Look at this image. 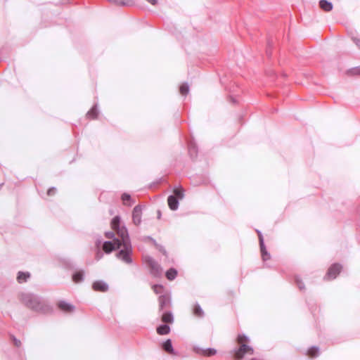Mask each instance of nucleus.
Returning a JSON list of instances; mask_svg holds the SVG:
<instances>
[{"label": "nucleus", "instance_id": "obj_29", "mask_svg": "<svg viewBox=\"0 0 360 360\" xmlns=\"http://www.w3.org/2000/svg\"><path fill=\"white\" fill-rule=\"evenodd\" d=\"M122 200H123L124 203L125 205H131L130 203H127L128 201H129L131 200V196L130 195L127 194V193H124L122 194Z\"/></svg>", "mask_w": 360, "mask_h": 360}, {"label": "nucleus", "instance_id": "obj_3", "mask_svg": "<svg viewBox=\"0 0 360 360\" xmlns=\"http://www.w3.org/2000/svg\"><path fill=\"white\" fill-rule=\"evenodd\" d=\"M237 340L240 345V347L236 352L235 356L238 360L242 359L245 355L253 354V348L246 344L250 341V339L248 336L243 334H240L238 336Z\"/></svg>", "mask_w": 360, "mask_h": 360}, {"label": "nucleus", "instance_id": "obj_10", "mask_svg": "<svg viewBox=\"0 0 360 360\" xmlns=\"http://www.w3.org/2000/svg\"><path fill=\"white\" fill-rule=\"evenodd\" d=\"M93 288L96 291L106 292L108 285L103 281H96L93 283Z\"/></svg>", "mask_w": 360, "mask_h": 360}, {"label": "nucleus", "instance_id": "obj_30", "mask_svg": "<svg viewBox=\"0 0 360 360\" xmlns=\"http://www.w3.org/2000/svg\"><path fill=\"white\" fill-rule=\"evenodd\" d=\"M295 281H296L297 285L298 288H300V290H302L304 289V283L302 281V280L300 279V278L296 277Z\"/></svg>", "mask_w": 360, "mask_h": 360}, {"label": "nucleus", "instance_id": "obj_28", "mask_svg": "<svg viewBox=\"0 0 360 360\" xmlns=\"http://www.w3.org/2000/svg\"><path fill=\"white\" fill-rule=\"evenodd\" d=\"M216 353H217V350L214 349H212V348H209V349H207L206 350H203L202 351V354L205 356H213Z\"/></svg>", "mask_w": 360, "mask_h": 360}, {"label": "nucleus", "instance_id": "obj_11", "mask_svg": "<svg viewBox=\"0 0 360 360\" xmlns=\"http://www.w3.org/2000/svg\"><path fill=\"white\" fill-rule=\"evenodd\" d=\"M112 228L117 231L118 237H120V231L122 229H126L125 226H120V217L115 216L111 221Z\"/></svg>", "mask_w": 360, "mask_h": 360}, {"label": "nucleus", "instance_id": "obj_6", "mask_svg": "<svg viewBox=\"0 0 360 360\" xmlns=\"http://www.w3.org/2000/svg\"><path fill=\"white\" fill-rule=\"evenodd\" d=\"M342 269V266L339 264H333L328 269L325 278L334 279L337 277Z\"/></svg>", "mask_w": 360, "mask_h": 360}, {"label": "nucleus", "instance_id": "obj_32", "mask_svg": "<svg viewBox=\"0 0 360 360\" xmlns=\"http://www.w3.org/2000/svg\"><path fill=\"white\" fill-rule=\"evenodd\" d=\"M56 189L54 187L49 188L47 192L48 195H53L56 193Z\"/></svg>", "mask_w": 360, "mask_h": 360}, {"label": "nucleus", "instance_id": "obj_9", "mask_svg": "<svg viewBox=\"0 0 360 360\" xmlns=\"http://www.w3.org/2000/svg\"><path fill=\"white\" fill-rule=\"evenodd\" d=\"M142 217V207L140 205H136L132 212V219L135 225H139L141 222Z\"/></svg>", "mask_w": 360, "mask_h": 360}, {"label": "nucleus", "instance_id": "obj_34", "mask_svg": "<svg viewBox=\"0 0 360 360\" xmlns=\"http://www.w3.org/2000/svg\"><path fill=\"white\" fill-rule=\"evenodd\" d=\"M102 256H103V253H102L101 252H98L96 254V259H97V260H99V259H101V258L102 257Z\"/></svg>", "mask_w": 360, "mask_h": 360}, {"label": "nucleus", "instance_id": "obj_26", "mask_svg": "<svg viewBox=\"0 0 360 360\" xmlns=\"http://www.w3.org/2000/svg\"><path fill=\"white\" fill-rule=\"evenodd\" d=\"M153 289L155 294L163 295L164 287L162 285H154Z\"/></svg>", "mask_w": 360, "mask_h": 360}, {"label": "nucleus", "instance_id": "obj_16", "mask_svg": "<svg viewBox=\"0 0 360 360\" xmlns=\"http://www.w3.org/2000/svg\"><path fill=\"white\" fill-rule=\"evenodd\" d=\"M84 278V272L83 271H77L72 275V281L76 283L83 281Z\"/></svg>", "mask_w": 360, "mask_h": 360}, {"label": "nucleus", "instance_id": "obj_15", "mask_svg": "<svg viewBox=\"0 0 360 360\" xmlns=\"http://www.w3.org/2000/svg\"><path fill=\"white\" fill-rule=\"evenodd\" d=\"M162 348L165 352H167L169 354H174L175 353L172 347V340L170 339H168L163 342Z\"/></svg>", "mask_w": 360, "mask_h": 360}, {"label": "nucleus", "instance_id": "obj_35", "mask_svg": "<svg viewBox=\"0 0 360 360\" xmlns=\"http://www.w3.org/2000/svg\"><path fill=\"white\" fill-rule=\"evenodd\" d=\"M14 343L15 346L19 347L20 345V341L17 340L16 338H13Z\"/></svg>", "mask_w": 360, "mask_h": 360}, {"label": "nucleus", "instance_id": "obj_38", "mask_svg": "<svg viewBox=\"0 0 360 360\" xmlns=\"http://www.w3.org/2000/svg\"><path fill=\"white\" fill-rule=\"evenodd\" d=\"M158 218H160V216H161V213H160V211H158Z\"/></svg>", "mask_w": 360, "mask_h": 360}, {"label": "nucleus", "instance_id": "obj_4", "mask_svg": "<svg viewBox=\"0 0 360 360\" xmlns=\"http://www.w3.org/2000/svg\"><path fill=\"white\" fill-rule=\"evenodd\" d=\"M146 264L150 269V274L155 277L160 276L162 274V268L160 265L150 256H146L144 258Z\"/></svg>", "mask_w": 360, "mask_h": 360}, {"label": "nucleus", "instance_id": "obj_17", "mask_svg": "<svg viewBox=\"0 0 360 360\" xmlns=\"http://www.w3.org/2000/svg\"><path fill=\"white\" fill-rule=\"evenodd\" d=\"M30 276V274L29 272L19 271L18 274L17 280L20 283H25L27 281Z\"/></svg>", "mask_w": 360, "mask_h": 360}, {"label": "nucleus", "instance_id": "obj_20", "mask_svg": "<svg viewBox=\"0 0 360 360\" xmlns=\"http://www.w3.org/2000/svg\"><path fill=\"white\" fill-rule=\"evenodd\" d=\"M98 115V111L97 109V105H94L92 108L89 110L86 113V117L89 119H95L97 117Z\"/></svg>", "mask_w": 360, "mask_h": 360}, {"label": "nucleus", "instance_id": "obj_14", "mask_svg": "<svg viewBox=\"0 0 360 360\" xmlns=\"http://www.w3.org/2000/svg\"><path fill=\"white\" fill-rule=\"evenodd\" d=\"M320 8L326 12L332 11L333 6L330 1H328L327 0H321L319 1Z\"/></svg>", "mask_w": 360, "mask_h": 360}, {"label": "nucleus", "instance_id": "obj_1", "mask_svg": "<svg viewBox=\"0 0 360 360\" xmlns=\"http://www.w3.org/2000/svg\"><path fill=\"white\" fill-rule=\"evenodd\" d=\"M120 238L122 239V246L116 257L124 263L131 264L133 262L131 257L132 247L127 229H122L120 231Z\"/></svg>", "mask_w": 360, "mask_h": 360}, {"label": "nucleus", "instance_id": "obj_22", "mask_svg": "<svg viewBox=\"0 0 360 360\" xmlns=\"http://www.w3.org/2000/svg\"><path fill=\"white\" fill-rule=\"evenodd\" d=\"M165 275L168 280L172 281L176 277L177 271L174 268H171L167 271Z\"/></svg>", "mask_w": 360, "mask_h": 360}, {"label": "nucleus", "instance_id": "obj_8", "mask_svg": "<svg viewBox=\"0 0 360 360\" xmlns=\"http://www.w3.org/2000/svg\"><path fill=\"white\" fill-rule=\"evenodd\" d=\"M258 236L259 239V245L261 249V253L263 261H266L271 258L270 254L267 252L266 246L264 242V238L262 233L259 231H257Z\"/></svg>", "mask_w": 360, "mask_h": 360}, {"label": "nucleus", "instance_id": "obj_25", "mask_svg": "<svg viewBox=\"0 0 360 360\" xmlns=\"http://www.w3.org/2000/svg\"><path fill=\"white\" fill-rule=\"evenodd\" d=\"M180 93L181 95L183 96H186L188 94L189 92V86L187 83H184L181 86H180Z\"/></svg>", "mask_w": 360, "mask_h": 360}, {"label": "nucleus", "instance_id": "obj_5", "mask_svg": "<svg viewBox=\"0 0 360 360\" xmlns=\"http://www.w3.org/2000/svg\"><path fill=\"white\" fill-rule=\"evenodd\" d=\"M121 246L122 239L119 237V238H114L113 241H105L103 243V249L105 252L110 253L115 249L120 248Z\"/></svg>", "mask_w": 360, "mask_h": 360}, {"label": "nucleus", "instance_id": "obj_36", "mask_svg": "<svg viewBox=\"0 0 360 360\" xmlns=\"http://www.w3.org/2000/svg\"><path fill=\"white\" fill-rule=\"evenodd\" d=\"M147 1H148L149 3H150L151 4L153 5H155L158 2V0H146Z\"/></svg>", "mask_w": 360, "mask_h": 360}, {"label": "nucleus", "instance_id": "obj_7", "mask_svg": "<svg viewBox=\"0 0 360 360\" xmlns=\"http://www.w3.org/2000/svg\"><path fill=\"white\" fill-rule=\"evenodd\" d=\"M158 301L160 310H163L165 308L169 307L171 305V296L169 293L166 292L160 295Z\"/></svg>", "mask_w": 360, "mask_h": 360}, {"label": "nucleus", "instance_id": "obj_27", "mask_svg": "<svg viewBox=\"0 0 360 360\" xmlns=\"http://www.w3.org/2000/svg\"><path fill=\"white\" fill-rule=\"evenodd\" d=\"M188 152L191 157L197 154V148L193 143H190L188 146Z\"/></svg>", "mask_w": 360, "mask_h": 360}, {"label": "nucleus", "instance_id": "obj_19", "mask_svg": "<svg viewBox=\"0 0 360 360\" xmlns=\"http://www.w3.org/2000/svg\"><path fill=\"white\" fill-rule=\"evenodd\" d=\"M162 321L165 323H172L174 321V316L172 312H165L162 316Z\"/></svg>", "mask_w": 360, "mask_h": 360}, {"label": "nucleus", "instance_id": "obj_24", "mask_svg": "<svg viewBox=\"0 0 360 360\" xmlns=\"http://www.w3.org/2000/svg\"><path fill=\"white\" fill-rule=\"evenodd\" d=\"M307 354L311 357H316L319 355V349L317 347H311L307 351Z\"/></svg>", "mask_w": 360, "mask_h": 360}, {"label": "nucleus", "instance_id": "obj_2", "mask_svg": "<svg viewBox=\"0 0 360 360\" xmlns=\"http://www.w3.org/2000/svg\"><path fill=\"white\" fill-rule=\"evenodd\" d=\"M20 300L27 307L35 311H39L44 309L45 303L44 300L34 294L29 292L22 293L20 295Z\"/></svg>", "mask_w": 360, "mask_h": 360}, {"label": "nucleus", "instance_id": "obj_33", "mask_svg": "<svg viewBox=\"0 0 360 360\" xmlns=\"http://www.w3.org/2000/svg\"><path fill=\"white\" fill-rule=\"evenodd\" d=\"M105 236L108 238H113V239L115 238V234L112 232H107L105 233Z\"/></svg>", "mask_w": 360, "mask_h": 360}, {"label": "nucleus", "instance_id": "obj_18", "mask_svg": "<svg viewBox=\"0 0 360 360\" xmlns=\"http://www.w3.org/2000/svg\"><path fill=\"white\" fill-rule=\"evenodd\" d=\"M170 332V327L166 324L160 325L157 328V333L159 335H167Z\"/></svg>", "mask_w": 360, "mask_h": 360}, {"label": "nucleus", "instance_id": "obj_12", "mask_svg": "<svg viewBox=\"0 0 360 360\" xmlns=\"http://www.w3.org/2000/svg\"><path fill=\"white\" fill-rule=\"evenodd\" d=\"M58 305L59 309L65 312H72L75 310V306L65 301L59 302Z\"/></svg>", "mask_w": 360, "mask_h": 360}, {"label": "nucleus", "instance_id": "obj_31", "mask_svg": "<svg viewBox=\"0 0 360 360\" xmlns=\"http://www.w3.org/2000/svg\"><path fill=\"white\" fill-rule=\"evenodd\" d=\"M352 40L355 43V44L360 49V39H358L357 37H353Z\"/></svg>", "mask_w": 360, "mask_h": 360}, {"label": "nucleus", "instance_id": "obj_13", "mask_svg": "<svg viewBox=\"0 0 360 360\" xmlns=\"http://www.w3.org/2000/svg\"><path fill=\"white\" fill-rule=\"evenodd\" d=\"M179 200L176 199V197L172 195H169L167 198L169 207L172 210H176L179 207Z\"/></svg>", "mask_w": 360, "mask_h": 360}, {"label": "nucleus", "instance_id": "obj_23", "mask_svg": "<svg viewBox=\"0 0 360 360\" xmlns=\"http://www.w3.org/2000/svg\"><path fill=\"white\" fill-rule=\"evenodd\" d=\"M193 314L195 316L198 317H202L204 315V311L201 307L198 304H195L193 307Z\"/></svg>", "mask_w": 360, "mask_h": 360}, {"label": "nucleus", "instance_id": "obj_21", "mask_svg": "<svg viewBox=\"0 0 360 360\" xmlns=\"http://www.w3.org/2000/svg\"><path fill=\"white\" fill-rule=\"evenodd\" d=\"M173 195L176 197L178 200H182L184 198V190L181 186L175 188Z\"/></svg>", "mask_w": 360, "mask_h": 360}, {"label": "nucleus", "instance_id": "obj_37", "mask_svg": "<svg viewBox=\"0 0 360 360\" xmlns=\"http://www.w3.org/2000/svg\"><path fill=\"white\" fill-rule=\"evenodd\" d=\"M354 72L355 73H360V68H357L354 69Z\"/></svg>", "mask_w": 360, "mask_h": 360}]
</instances>
